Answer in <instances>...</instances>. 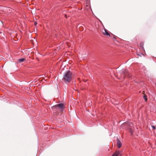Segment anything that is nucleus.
Here are the masks:
<instances>
[{
    "instance_id": "obj_1",
    "label": "nucleus",
    "mask_w": 156,
    "mask_h": 156,
    "mask_svg": "<svg viewBox=\"0 0 156 156\" xmlns=\"http://www.w3.org/2000/svg\"><path fill=\"white\" fill-rule=\"evenodd\" d=\"M72 77V74L70 71L68 70L65 73L63 78H71Z\"/></svg>"
},
{
    "instance_id": "obj_2",
    "label": "nucleus",
    "mask_w": 156,
    "mask_h": 156,
    "mask_svg": "<svg viewBox=\"0 0 156 156\" xmlns=\"http://www.w3.org/2000/svg\"><path fill=\"white\" fill-rule=\"evenodd\" d=\"M124 72H125V73L124 74V75H125V76L123 77H131V74L128 73L127 71H126V70L125 69H123L122 71V72L123 74Z\"/></svg>"
},
{
    "instance_id": "obj_3",
    "label": "nucleus",
    "mask_w": 156,
    "mask_h": 156,
    "mask_svg": "<svg viewBox=\"0 0 156 156\" xmlns=\"http://www.w3.org/2000/svg\"><path fill=\"white\" fill-rule=\"evenodd\" d=\"M56 107H58L60 109L62 110L64 107V105L62 104H60L57 105L55 106Z\"/></svg>"
},
{
    "instance_id": "obj_4",
    "label": "nucleus",
    "mask_w": 156,
    "mask_h": 156,
    "mask_svg": "<svg viewBox=\"0 0 156 156\" xmlns=\"http://www.w3.org/2000/svg\"><path fill=\"white\" fill-rule=\"evenodd\" d=\"M103 34L104 35L108 36L110 37V34L108 32V31L106 29H104L102 31Z\"/></svg>"
},
{
    "instance_id": "obj_5",
    "label": "nucleus",
    "mask_w": 156,
    "mask_h": 156,
    "mask_svg": "<svg viewBox=\"0 0 156 156\" xmlns=\"http://www.w3.org/2000/svg\"><path fill=\"white\" fill-rule=\"evenodd\" d=\"M117 146L119 148H120L122 146L121 143L118 138L117 139Z\"/></svg>"
},
{
    "instance_id": "obj_6",
    "label": "nucleus",
    "mask_w": 156,
    "mask_h": 156,
    "mask_svg": "<svg viewBox=\"0 0 156 156\" xmlns=\"http://www.w3.org/2000/svg\"><path fill=\"white\" fill-rule=\"evenodd\" d=\"M119 155L120 156L121 155V154H120V152L119 151H116L112 154V156H118Z\"/></svg>"
},
{
    "instance_id": "obj_7",
    "label": "nucleus",
    "mask_w": 156,
    "mask_h": 156,
    "mask_svg": "<svg viewBox=\"0 0 156 156\" xmlns=\"http://www.w3.org/2000/svg\"><path fill=\"white\" fill-rule=\"evenodd\" d=\"M62 81L67 83L71 81V79H62Z\"/></svg>"
},
{
    "instance_id": "obj_8",
    "label": "nucleus",
    "mask_w": 156,
    "mask_h": 156,
    "mask_svg": "<svg viewBox=\"0 0 156 156\" xmlns=\"http://www.w3.org/2000/svg\"><path fill=\"white\" fill-rule=\"evenodd\" d=\"M25 60V58H22L18 59V62H24Z\"/></svg>"
},
{
    "instance_id": "obj_9",
    "label": "nucleus",
    "mask_w": 156,
    "mask_h": 156,
    "mask_svg": "<svg viewBox=\"0 0 156 156\" xmlns=\"http://www.w3.org/2000/svg\"><path fill=\"white\" fill-rule=\"evenodd\" d=\"M144 93L145 92L144 91H143V93L144 94V96H143V98H144L145 101H147V96L144 94Z\"/></svg>"
},
{
    "instance_id": "obj_10",
    "label": "nucleus",
    "mask_w": 156,
    "mask_h": 156,
    "mask_svg": "<svg viewBox=\"0 0 156 156\" xmlns=\"http://www.w3.org/2000/svg\"><path fill=\"white\" fill-rule=\"evenodd\" d=\"M151 126H152V128L153 129H155V127L154 126L152 125Z\"/></svg>"
},
{
    "instance_id": "obj_11",
    "label": "nucleus",
    "mask_w": 156,
    "mask_h": 156,
    "mask_svg": "<svg viewBox=\"0 0 156 156\" xmlns=\"http://www.w3.org/2000/svg\"><path fill=\"white\" fill-rule=\"evenodd\" d=\"M34 24V25L36 26L37 24V23L36 22H35Z\"/></svg>"
},
{
    "instance_id": "obj_12",
    "label": "nucleus",
    "mask_w": 156,
    "mask_h": 156,
    "mask_svg": "<svg viewBox=\"0 0 156 156\" xmlns=\"http://www.w3.org/2000/svg\"><path fill=\"white\" fill-rule=\"evenodd\" d=\"M40 79H41V80H40V81H43L44 79V80H42V79H40V78H39V79H38V80H39Z\"/></svg>"
},
{
    "instance_id": "obj_13",
    "label": "nucleus",
    "mask_w": 156,
    "mask_h": 156,
    "mask_svg": "<svg viewBox=\"0 0 156 156\" xmlns=\"http://www.w3.org/2000/svg\"><path fill=\"white\" fill-rule=\"evenodd\" d=\"M130 132H131V134H132L133 133L132 132L131 130H130Z\"/></svg>"
},
{
    "instance_id": "obj_14",
    "label": "nucleus",
    "mask_w": 156,
    "mask_h": 156,
    "mask_svg": "<svg viewBox=\"0 0 156 156\" xmlns=\"http://www.w3.org/2000/svg\"><path fill=\"white\" fill-rule=\"evenodd\" d=\"M65 17H66V18H67L66 15H65Z\"/></svg>"
}]
</instances>
